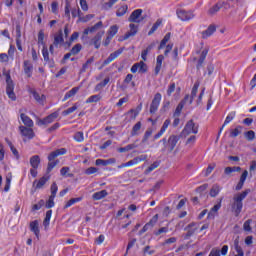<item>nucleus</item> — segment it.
<instances>
[{
    "instance_id": "obj_42",
    "label": "nucleus",
    "mask_w": 256,
    "mask_h": 256,
    "mask_svg": "<svg viewBox=\"0 0 256 256\" xmlns=\"http://www.w3.org/2000/svg\"><path fill=\"white\" fill-rule=\"evenodd\" d=\"M80 201H83L82 197L72 198L65 204L64 209H69V207L75 205V203H79Z\"/></svg>"
},
{
    "instance_id": "obj_6",
    "label": "nucleus",
    "mask_w": 256,
    "mask_h": 256,
    "mask_svg": "<svg viewBox=\"0 0 256 256\" xmlns=\"http://www.w3.org/2000/svg\"><path fill=\"white\" fill-rule=\"evenodd\" d=\"M191 133H193L194 135H197V133H199V125L195 124L193 119L189 120L184 126V129L182 130V135H184V137H187V135H191Z\"/></svg>"
},
{
    "instance_id": "obj_5",
    "label": "nucleus",
    "mask_w": 256,
    "mask_h": 256,
    "mask_svg": "<svg viewBox=\"0 0 256 256\" xmlns=\"http://www.w3.org/2000/svg\"><path fill=\"white\" fill-rule=\"evenodd\" d=\"M181 139V136L179 135H170L168 140L167 138H163L160 140V143H163L164 147L162 148V153H165L168 151L169 153H172V151L177 147V143H179V140Z\"/></svg>"
},
{
    "instance_id": "obj_28",
    "label": "nucleus",
    "mask_w": 256,
    "mask_h": 256,
    "mask_svg": "<svg viewBox=\"0 0 256 256\" xmlns=\"http://www.w3.org/2000/svg\"><path fill=\"white\" fill-rule=\"evenodd\" d=\"M113 163H115L114 158H110L108 160L97 159L96 162H95V164L97 166H102V167H107V165H113Z\"/></svg>"
},
{
    "instance_id": "obj_61",
    "label": "nucleus",
    "mask_w": 256,
    "mask_h": 256,
    "mask_svg": "<svg viewBox=\"0 0 256 256\" xmlns=\"http://www.w3.org/2000/svg\"><path fill=\"white\" fill-rule=\"evenodd\" d=\"M157 221H159V214L154 215L147 224L150 226V228H153L155 225H157Z\"/></svg>"
},
{
    "instance_id": "obj_50",
    "label": "nucleus",
    "mask_w": 256,
    "mask_h": 256,
    "mask_svg": "<svg viewBox=\"0 0 256 256\" xmlns=\"http://www.w3.org/2000/svg\"><path fill=\"white\" fill-rule=\"evenodd\" d=\"M251 223H253L252 219H248L244 222L243 224V229L244 231H246L247 233H251L252 228H251Z\"/></svg>"
},
{
    "instance_id": "obj_15",
    "label": "nucleus",
    "mask_w": 256,
    "mask_h": 256,
    "mask_svg": "<svg viewBox=\"0 0 256 256\" xmlns=\"http://www.w3.org/2000/svg\"><path fill=\"white\" fill-rule=\"evenodd\" d=\"M223 7H224V9H227V7H229V4H227V2H225V1L218 2L216 5H214L212 8H210L209 14L215 15V13H219L221 8H223Z\"/></svg>"
},
{
    "instance_id": "obj_62",
    "label": "nucleus",
    "mask_w": 256,
    "mask_h": 256,
    "mask_svg": "<svg viewBox=\"0 0 256 256\" xmlns=\"http://www.w3.org/2000/svg\"><path fill=\"white\" fill-rule=\"evenodd\" d=\"M138 65H139L138 72L147 73V64H145V62L140 61V62H138Z\"/></svg>"
},
{
    "instance_id": "obj_56",
    "label": "nucleus",
    "mask_w": 256,
    "mask_h": 256,
    "mask_svg": "<svg viewBox=\"0 0 256 256\" xmlns=\"http://www.w3.org/2000/svg\"><path fill=\"white\" fill-rule=\"evenodd\" d=\"M99 101H101L100 95H92L86 100V103H97Z\"/></svg>"
},
{
    "instance_id": "obj_39",
    "label": "nucleus",
    "mask_w": 256,
    "mask_h": 256,
    "mask_svg": "<svg viewBox=\"0 0 256 256\" xmlns=\"http://www.w3.org/2000/svg\"><path fill=\"white\" fill-rule=\"evenodd\" d=\"M169 39H171V32H168L164 38L161 40L160 45L158 47L159 50L165 48V46L167 45V43H169Z\"/></svg>"
},
{
    "instance_id": "obj_19",
    "label": "nucleus",
    "mask_w": 256,
    "mask_h": 256,
    "mask_svg": "<svg viewBox=\"0 0 256 256\" xmlns=\"http://www.w3.org/2000/svg\"><path fill=\"white\" fill-rule=\"evenodd\" d=\"M141 161H147V155L142 154L138 157H135L134 159L126 162V166L132 167V165H137L138 163H141Z\"/></svg>"
},
{
    "instance_id": "obj_18",
    "label": "nucleus",
    "mask_w": 256,
    "mask_h": 256,
    "mask_svg": "<svg viewBox=\"0 0 256 256\" xmlns=\"http://www.w3.org/2000/svg\"><path fill=\"white\" fill-rule=\"evenodd\" d=\"M215 31H217V27L211 24L206 30L202 31V39H209V37H211Z\"/></svg>"
},
{
    "instance_id": "obj_13",
    "label": "nucleus",
    "mask_w": 256,
    "mask_h": 256,
    "mask_svg": "<svg viewBox=\"0 0 256 256\" xmlns=\"http://www.w3.org/2000/svg\"><path fill=\"white\" fill-rule=\"evenodd\" d=\"M169 125H171V120L170 119H166L160 129V131L154 135L153 140L157 141V139H161V137H163V134L167 131V128L169 127Z\"/></svg>"
},
{
    "instance_id": "obj_55",
    "label": "nucleus",
    "mask_w": 256,
    "mask_h": 256,
    "mask_svg": "<svg viewBox=\"0 0 256 256\" xmlns=\"http://www.w3.org/2000/svg\"><path fill=\"white\" fill-rule=\"evenodd\" d=\"M244 137L247 141H253L255 139V131L250 130L244 133Z\"/></svg>"
},
{
    "instance_id": "obj_47",
    "label": "nucleus",
    "mask_w": 256,
    "mask_h": 256,
    "mask_svg": "<svg viewBox=\"0 0 256 256\" xmlns=\"http://www.w3.org/2000/svg\"><path fill=\"white\" fill-rule=\"evenodd\" d=\"M183 107H185L184 102H180L174 112V117H179L181 115V111H183Z\"/></svg>"
},
{
    "instance_id": "obj_30",
    "label": "nucleus",
    "mask_w": 256,
    "mask_h": 256,
    "mask_svg": "<svg viewBox=\"0 0 256 256\" xmlns=\"http://www.w3.org/2000/svg\"><path fill=\"white\" fill-rule=\"evenodd\" d=\"M77 93H79V87L72 88L71 90L66 92L62 101H67V99H71V97H75V95H77Z\"/></svg>"
},
{
    "instance_id": "obj_16",
    "label": "nucleus",
    "mask_w": 256,
    "mask_h": 256,
    "mask_svg": "<svg viewBox=\"0 0 256 256\" xmlns=\"http://www.w3.org/2000/svg\"><path fill=\"white\" fill-rule=\"evenodd\" d=\"M49 179H51V177L43 176L38 181L35 180L33 182V187H34L35 191H37V189H43V186L47 183V181H49Z\"/></svg>"
},
{
    "instance_id": "obj_63",
    "label": "nucleus",
    "mask_w": 256,
    "mask_h": 256,
    "mask_svg": "<svg viewBox=\"0 0 256 256\" xmlns=\"http://www.w3.org/2000/svg\"><path fill=\"white\" fill-rule=\"evenodd\" d=\"M123 51H125V48H120V49L116 50L115 52L111 53L110 56H111L112 60L115 61V59H117V57H119V55H121L123 53Z\"/></svg>"
},
{
    "instance_id": "obj_14",
    "label": "nucleus",
    "mask_w": 256,
    "mask_h": 256,
    "mask_svg": "<svg viewBox=\"0 0 256 256\" xmlns=\"http://www.w3.org/2000/svg\"><path fill=\"white\" fill-rule=\"evenodd\" d=\"M19 129L21 135L26 137V139H33V137H35V132H33L31 127L20 126Z\"/></svg>"
},
{
    "instance_id": "obj_59",
    "label": "nucleus",
    "mask_w": 256,
    "mask_h": 256,
    "mask_svg": "<svg viewBox=\"0 0 256 256\" xmlns=\"http://www.w3.org/2000/svg\"><path fill=\"white\" fill-rule=\"evenodd\" d=\"M44 206H45V200H39L37 204H34L32 206V211H39V209H41Z\"/></svg>"
},
{
    "instance_id": "obj_57",
    "label": "nucleus",
    "mask_w": 256,
    "mask_h": 256,
    "mask_svg": "<svg viewBox=\"0 0 256 256\" xmlns=\"http://www.w3.org/2000/svg\"><path fill=\"white\" fill-rule=\"evenodd\" d=\"M50 190H51L50 197H57V191H59V187L57 186V183L53 182Z\"/></svg>"
},
{
    "instance_id": "obj_17",
    "label": "nucleus",
    "mask_w": 256,
    "mask_h": 256,
    "mask_svg": "<svg viewBox=\"0 0 256 256\" xmlns=\"http://www.w3.org/2000/svg\"><path fill=\"white\" fill-rule=\"evenodd\" d=\"M207 53H209V50H207V49H204L201 52L200 57L196 64L197 71H201V69L203 68V63H205V59H207Z\"/></svg>"
},
{
    "instance_id": "obj_54",
    "label": "nucleus",
    "mask_w": 256,
    "mask_h": 256,
    "mask_svg": "<svg viewBox=\"0 0 256 256\" xmlns=\"http://www.w3.org/2000/svg\"><path fill=\"white\" fill-rule=\"evenodd\" d=\"M141 109H143V103H140L136 109H130L128 113H134V117H137L139 113H141Z\"/></svg>"
},
{
    "instance_id": "obj_22",
    "label": "nucleus",
    "mask_w": 256,
    "mask_h": 256,
    "mask_svg": "<svg viewBox=\"0 0 256 256\" xmlns=\"http://www.w3.org/2000/svg\"><path fill=\"white\" fill-rule=\"evenodd\" d=\"M236 115H237V114H236L235 111H232V112H230V113L227 115V117H226V119H225V121H224L222 127L220 128L219 135H221V131H223V129H225V126H226V125H229V123H231V121H233V120L235 119V116H236Z\"/></svg>"
},
{
    "instance_id": "obj_1",
    "label": "nucleus",
    "mask_w": 256,
    "mask_h": 256,
    "mask_svg": "<svg viewBox=\"0 0 256 256\" xmlns=\"http://www.w3.org/2000/svg\"><path fill=\"white\" fill-rule=\"evenodd\" d=\"M251 193L250 189H246L243 192L237 193L233 197L232 211L235 217H239L243 211V201Z\"/></svg>"
},
{
    "instance_id": "obj_38",
    "label": "nucleus",
    "mask_w": 256,
    "mask_h": 256,
    "mask_svg": "<svg viewBox=\"0 0 256 256\" xmlns=\"http://www.w3.org/2000/svg\"><path fill=\"white\" fill-rule=\"evenodd\" d=\"M142 126L143 124L141 123V121L137 122L132 128L131 136L136 137V135H139V131H141Z\"/></svg>"
},
{
    "instance_id": "obj_21",
    "label": "nucleus",
    "mask_w": 256,
    "mask_h": 256,
    "mask_svg": "<svg viewBox=\"0 0 256 256\" xmlns=\"http://www.w3.org/2000/svg\"><path fill=\"white\" fill-rule=\"evenodd\" d=\"M221 209V202L214 205L208 213L207 219L213 220L217 217V213Z\"/></svg>"
},
{
    "instance_id": "obj_32",
    "label": "nucleus",
    "mask_w": 256,
    "mask_h": 256,
    "mask_svg": "<svg viewBox=\"0 0 256 256\" xmlns=\"http://www.w3.org/2000/svg\"><path fill=\"white\" fill-rule=\"evenodd\" d=\"M198 91H199V82H195L194 86L192 88V91H191L189 105L193 104V99H195V97H197Z\"/></svg>"
},
{
    "instance_id": "obj_2",
    "label": "nucleus",
    "mask_w": 256,
    "mask_h": 256,
    "mask_svg": "<svg viewBox=\"0 0 256 256\" xmlns=\"http://www.w3.org/2000/svg\"><path fill=\"white\" fill-rule=\"evenodd\" d=\"M38 45H42V56L46 63H49L50 67H55V62L53 59L49 58V48H47V44L45 43V32L40 30L38 32Z\"/></svg>"
},
{
    "instance_id": "obj_7",
    "label": "nucleus",
    "mask_w": 256,
    "mask_h": 256,
    "mask_svg": "<svg viewBox=\"0 0 256 256\" xmlns=\"http://www.w3.org/2000/svg\"><path fill=\"white\" fill-rule=\"evenodd\" d=\"M57 117H59V112L51 113L50 115L46 116L43 119L38 118L36 125H38L39 127H43V125L44 126L51 125V123H53V121H55Z\"/></svg>"
},
{
    "instance_id": "obj_58",
    "label": "nucleus",
    "mask_w": 256,
    "mask_h": 256,
    "mask_svg": "<svg viewBox=\"0 0 256 256\" xmlns=\"http://www.w3.org/2000/svg\"><path fill=\"white\" fill-rule=\"evenodd\" d=\"M32 95L35 101H37L38 103H43V100L45 99V95L40 96L39 93H37V91H32Z\"/></svg>"
},
{
    "instance_id": "obj_51",
    "label": "nucleus",
    "mask_w": 256,
    "mask_h": 256,
    "mask_svg": "<svg viewBox=\"0 0 256 256\" xmlns=\"http://www.w3.org/2000/svg\"><path fill=\"white\" fill-rule=\"evenodd\" d=\"M119 32V26L112 25L108 30V36L112 37Z\"/></svg>"
},
{
    "instance_id": "obj_43",
    "label": "nucleus",
    "mask_w": 256,
    "mask_h": 256,
    "mask_svg": "<svg viewBox=\"0 0 256 256\" xmlns=\"http://www.w3.org/2000/svg\"><path fill=\"white\" fill-rule=\"evenodd\" d=\"M136 147H137V145H135V144H128L125 147L118 148V153H127V151H131V150L135 149Z\"/></svg>"
},
{
    "instance_id": "obj_9",
    "label": "nucleus",
    "mask_w": 256,
    "mask_h": 256,
    "mask_svg": "<svg viewBox=\"0 0 256 256\" xmlns=\"http://www.w3.org/2000/svg\"><path fill=\"white\" fill-rule=\"evenodd\" d=\"M176 15L180 21H191V19H194L195 17L193 11H187L183 9L176 10Z\"/></svg>"
},
{
    "instance_id": "obj_40",
    "label": "nucleus",
    "mask_w": 256,
    "mask_h": 256,
    "mask_svg": "<svg viewBox=\"0 0 256 256\" xmlns=\"http://www.w3.org/2000/svg\"><path fill=\"white\" fill-rule=\"evenodd\" d=\"M78 108H79V105H77V103H75L72 107H70V108L64 110V111L62 112V115H63L64 117H67V115H71V113H75V111H77Z\"/></svg>"
},
{
    "instance_id": "obj_23",
    "label": "nucleus",
    "mask_w": 256,
    "mask_h": 256,
    "mask_svg": "<svg viewBox=\"0 0 256 256\" xmlns=\"http://www.w3.org/2000/svg\"><path fill=\"white\" fill-rule=\"evenodd\" d=\"M65 43V39L63 38V30H59L58 35L54 36V47H59V45H63Z\"/></svg>"
},
{
    "instance_id": "obj_24",
    "label": "nucleus",
    "mask_w": 256,
    "mask_h": 256,
    "mask_svg": "<svg viewBox=\"0 0 256 256\" xmlns=\"http://www.w3.org/2000/svg\"><path fill=\"white\" fill-rule=\"evenodd\" d=\"M109 195V192L107 190H101L92 195L93 201H101V199H105Z\"/></svg>"
},
{
    "instance_id": "obj_49",
    "label": "nucleus",
    "mask_w": 256,
    "mask_h": 256,
    "mask_svg": "<svg viewBox=\"0 0 256 256\" xmlns=\"http://www.w3.org/2000/svg\"><path fill=\"white\" fill-rule=\"evenodd\" d=\"M74 139L75 141H77V143H83V141L85 140V136L83 132L79 131L74 134Z\"/></svg>"
},
{
    "instance_id": "obj_10",
    "label": "nucleus",
    "mask_w": 256,
    "mask_h": 256,
    "mask_svg": "<svg viewBox=\"0 0 256 256\" xmlns=\"http://www.w3.org/2000/svg\"><path fill=\"white\" fill-rule=\"evenodd\" d=\"M103 27V22L99 21L94 26L88 27L84 29L82 39H85L89 33H96V31H99Z\"/></svg>"
},
{
    "instance_id": "obj_37",
    "label": "nucleus",
    "mask_w": 256,
    "mask_h": 256,
    "mask_svg": "<svg viewBox=\"0 0 256 256\" xmlns=\"http://www.w3.org/2000/svg\"><path fill=\"white\" fill-rule=\"evenodd\" d=\"M221 193V187L219 184H214L210 190V197H217Z\"/></svg>"
},
{
    "instance_id": "obj_31",
    "label": "nucleus",
    "mask_w": 256,
    "mask_h": 256,
    "mask_svg": "<svg viewBox=\"0 0 256 256\" xmlns=\"http://www.w3.org/2000/svg\"><path fill=\"white\" fill-rule=\"evenodd\" d=\"M20 118L26 127H33L34 125L33 120L29 116H27L25 113H22L20 115Z\"/></svg>"
},
{
    "instance_id": "obj_36",
    "label": "nucleus",
    "mask_w": 256,
    "mask_h": 256,
    "mask_svg": "<svg viewBox=\"0 0 256 256\" xmlns=\"http://www.w3.org/2000/svg\"><path fill=\"white\" fill-rule=\"evenodd\" d=\"M241 171V167L234 166V167H226L224 169V175H231V173H239Z\"/></svg>"
},
{
    "instance_id": "obj_34",
    "label": "nucleus",
    "mask_w": 256,
    "mask_h": 256,
    "mask_svg": "<svg viewBox=\"0 0 256 256\" xmlns=\"http://www.w3.org/2000/svg\"><path fill=\"white\" fill-rule=\"evenodd\" d=\"M53 215V210H48L46 212V216L44 218L43 221V226L45 227V229H47L51 223V216Z\"/></svg>"
},
{
    "instance_id": "obj_12",
    "label": "nucleus",
    "mask_w": 256,
    "mask_h": 256,
    "mask_svg": "<svg viewBox=\"0 0 256 256\" xmlns=\"http://www.w3.org/2000/svg\"><path fill=\"white\" fill-rule=\"evenodd\" d=\"M103 35H105V31L97 32L91 39L90 45H94L95 49H99V47H101V39H103Z\"/></svg>"
},
{
    "instance_id": "obj_45",
    "label": "nucleus",
    "mask_w": 256,
    "mask_h": 256,
    "mask_svg": "<svg viewBox=\"0 0 256 256\" xmlns=\"http://www.w3.org/2000/svg\"><path fill=\"white\" fill-rule=\"evenodd\" d=\"M128 9H129V6L127 5L121 6L116 12V17H123V15L127 13Z\"/></svg>"
},
{
    "instance_id": "obj_3",
    "label": "nucleus",
    "mask_w": 256,
    "mask_h": 256,
    "mask_svg": "<svg viewBox=\"0 0 256 256\" xmlns=\"http://www.w3.org/2000/svg\"><path fill=\"white\" fill-rule=\"evenodd\" d=\"M3 75L6 77V95H8L11 101H17V95H15V83L11 79V71L3 70Z\"/></svg>"
},
{
    "instance_id": "obj_4",
    "label": "nucleus",
    "mask_w": 256,
    "mask_h": 256,
    "mask_svg": "<svg viewBox=\"0 0 256 256\" xmlns=\"http://www.w3.org/2000/svg\"><path fill=\"white\" fill-rule=\"evenodd\" d=\"M67 153V149L65 148H60L57 149L53 152H51L48 155V166H47V173H50L51 171H53V169H55V167H57V165H59V160H55L57 159V157H59V155H65Z\"/></svg>"
},
{
    "instance_id": "obj_8",
    "label": "nucleus",
    "mask_w": 256,
    "mask_h": 256,
    "mask_svg": "<svg viewBox=\"0 0 256 256\" xmlns=\"http://www.w3.org/2000/svg\"><path fill=\"white\" fill-rule=\"evenodd\" d=\"M162 98L163 96L159 92L154 95V98L150 104V110H149L151 115H155L159 110V105H161Z\"/></svg>"
},
{
    "instance_id": "obj_29",
    "label": "nucleus",
    "mask_w": 256,
    "mask_h": 256,
    "mask_svg": "<svg viewBox=\"0 0 256 256\" xmlns=\"http://www.w3.org/2000/svg\"><path fill=\"white\" fill-rule=\"evenodd\" d=\"M30 231H32V233H34V235H36V237H39V221L34 220L32 222H30Z\"/></svg>"
},
{
    "instance_id": "obj_48",
    "label": "nucleus",
    "mask_w": 256,
    "mask_h": 256,
    "mask_svg": "<svg viewBox=\"0 0 256 256\" xmlns=\"http://www.w3.org/2000/svg\"><path fill=\"white\" fill-rule=\"evenodd\" d=\"M159 162L155 161L153 164H151L146 170H145V175H149L152 171H155L157 167H159Z\"/></svg>"
},
{
    "instance_id": "obj_27",
    "label": "nucleus",
    "mask_w": 256,
    "mask_h": 256,
    "mask_svg": "<svg viewBox=\"0 0 256 256\" xmlns=\"http://www.w3.org/2000/svg\"><path fill=\"white\" fill-rule=\"evenodd\" d=\"M129 27L130 31L126 32V37H135L139 31V26L134 23H131Z\"/></svg>"
},
{
    "instance_id": "obj_33",
    "label": "nucleus",
    "mask_w": 256,
    "mask_h": 256,
    "mask_svg": "<svg viewBox=\"0 0 256 256\" xmlns=\"http://www.w3.org/2000/svg\"><path fill=\"white\" fill-rule=\"evenodd\" d=\"M243 131V126L238 125L235 129L230 130V137L235 139V137H239Z\"/></svg>"
},
{
    "instance_id": "obj_52",
    "label": "nucleus",
    "mask_w": 256,
    "mask_h": 256,
    "mask_svg": "<svg viewBox=\"0 0 256 256\" xmlns=\"http://www.w3.org/2000/svg\"><path fill=\"white\" fill-rule=\"evenodd\" d=\"M81 49H83V46L81 44H76L73 46L70 52L72 55H78V53L81 52Z\"/></svg>"
},
{
    "instance_id": "obj_26",
    "label": "nucleus",
    "mask_w": 256,
    "mask_h": 256,
    "mask_svg": "<svg viewBox=\"0 0 256 256\" xmlns=\"http://www.w3.org/2000/svg\"><path fill=\"white\" fill-rule=\"evenodd\" d=\"M30 165L34 169H39V165H41V157L39 155L30 157Z\"/></svg>"
},
{
    "instance_id": "obj_41",
    "label": "nucleus",
    "mask_w": 256,
    "mask_h": 256,
    "mask_svg": "<svg viewBox=\"0 0 256 256\" xmlns=\"http://www.w3.org/2000/svg\"><path fill=\"white\" fill-rule=\"evenodd\" d=\"M95 62V57L92 56L90 57L86 63L83 64L82 68H81V73H85V71H87L89 69V66L91 65V63Z\"/></svg>"
},
{
    "instance_id": "obj_11",
    "label": "nucleus",
    "mask_w": 256,
    "mask_h": 256,
    "mask_svg": "<svg viewBox=\"0 0 256 256\" xmlns=\"http://www.w3.org/2000/svg\"><path fill=\"white\" fill-rule=\"evenodd\" d=\"M141 15H143V9L134 10L128 18L129 23H141V19H139Z\"/></svg>"
},
{
    "instance_id": "obj_53",
    "label": "nucleus",
    "mask_w": 256,
    "mask_h": 256,
    "mask_svg": "<svg viewBox=\"0 0 256 256\" xmlns=\"http://www.w3.org/2000/svg\"><path fill=\"white\" fill-rule=\"evenodd\" d=\"M55 207V196H50L46 202V209H53Z\"/></svg>"
},
{
    "instance_id": "obj_20",
    "label": "nucleus",
    "mask_w": 256,
    "mask_h": 256,
    "mask_svg": "<svg viewBox=\"0 0 256 256\" xmlns=\"http://www.w3.org/2000/svg\"><path fill=\"white\" fill-rule=\"evenodd\" d=\"M24 73L27 77H31L33 75V64L29 60H25L23 63Z\"/></svg>"
},
{
    "instance_id": "obj_46",
    "label": "nucleus",
    "mask_w": 256,
    "mask_h": 256,
    "mask_svg": "<svg viewBox=\"0 0 256 256\" xmlns=\"http://www.w3.org/2000/svg\"><path fill=\"white\" fill-rule=\"evenodd\" d=\"M151 135H153V128H148L144 133V136L142 138V143H147V141H149V137H151Z\"/></svg>"
},
{
    "instance_id": "obj_64",
    "label": "nucleus",
    "mask_w": 256,
    "mask_h": 256,
    "mask_svg": "<svg viewBox=\"0 0 256 256\" xmlns=\"http://www.w3.org/2000/svg\"><path fill=\"white\" fill-rule=\"evenodd\" d=\"M71 15L72 17L75 19L76 17H78L79 19H81V9L79 8H72L71 10Z\"/></svg>"
},
{
    "instance_id": "obj_44",
    "label": "nucleus",
    "mask_w": 256,
    "mask_h": 256,
    "mask_svg": "<svg viewBox=\"0 0 256 256\" xmlns=\"http://www.w3.org/2000/svg\"><path fill=\"white\" fill-rule=\"evenodd\" d=\"M162 21L160 19H158L153 26L151 27V29L148 32V35L151 36L153 35V33H155L157 31V29H159V27L161 26Z\"/></svg>"
},
{
    "instance_id": "obj_60",
    "label": "nucleus",
    "mask_w": 256,
    "mask_h": 256,
    "mask_svg": "<svg viewBox=\"0 0 256 256\" xmlns=\"http://www.w3.org/2000/svg\"><path fill=\"white\" fill-rule=\"evenodd\" d=\"M70 168L69 167H62L60 169V174L62 175V177H73V174H67L69 173Z\"/></svg>"
},
{
    "instance_id": "obj_25",
    "label": "nucleus",
    "mask_w": 256,
    "mask_h": 256,
    "mask_svg": "<svg viewBox=\"0 0 256 256\" xmlns=\"http://www.w3.org/2000/svg\"><path fill=\"white\" fill-rule=\"evenodd\" d=\"M165 59V56L163 55H158L156 58V67L154 70L155 75H159L160 71H161V67L163 65V61Z\"/></svg>"
},
{
    "instance_id": "obj_35",
    "label": "nucleus",
    "mask_w": 256,
    "mask_h": 256,
    "mask_svg": "<svg viewBox=\"0 0 256 256\" xmlns=\"http://www.w3.org/2000/svg\"><path fill=\"white\" fill-rule=\"evenodd\" d=\"M234 249L237 253L235 256H245V252L243 251V248L241 247V245H239V240L234 241Z\"/></svg>"
}]
</instances>
